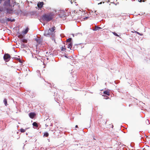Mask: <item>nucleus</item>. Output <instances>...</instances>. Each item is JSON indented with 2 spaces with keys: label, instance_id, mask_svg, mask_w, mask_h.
<instances>
[{
  "label": "nucleus",
  "instance_id": "f8f14e48",
  "mask_svg": "<svg viewBox=\"0 0 150 150\" xmlns=\"http://www.w3.org/2000/svg\"><path fill=\"white\" fill-rule=\"evenodd\" d=\"M4 103L5 105L6 106H7V100L6 98H5L4 99Z\"/></svg>",
  "mask_w": 150,
  "mask_h": 150
},
{
  "label": "nucleus",
  "instance_id": "b1692460",
  "mask_svg": "<svg viewBox=\"0 0 150 150\" xmlns=\"http://www.w3.org/2000/svg\"><path fill=\"white\" fill-rule=\"evenodd\" d=\"M75 127H76V128H77V127H78V126H77V125H76V126H75Z\"/></svg>",
  "mask_w": 150,
  "mask_h": 150
},
{
  "label": "nucleus",
  "instance_id": "0eeeda50",
  "mask_svg": "<svg viewBox=\"0 0 150 150\" xmlns=\"http://www.w3.org/2000/svg\"><path fill=\"white\" fill-rule=\"evenodd\" d=\"M35 40L36 42L39 44H40L41 43L42 40L38 38H35Z\"/></svg>",
  "mask_w": 150,
  "mask_h": 150
},
{
  "label": "nucleus",
  "instance_id": "f3484780",
  "mask_svg": "<svg viewBox=\"0 0 150 150\" xmlns=\"http://www.w3.org/2000/svg\"><path fill=\"white\" fill-rule=\"evenodd\" d=\"M22 41L23 42L27 43V40L26 39H23L22 40Z\"/></svg>",
  "mask_w": 150,
  "mask_h": 150
},
{
  "label": "nucleus",
  "instance_id": "39448f33",
  "mask_svg": "<svg viewBox=\"0 0 150 150\" xmlns=\"http://www.w3.org/2000/svg\"><path fill=\"white\" fill-rule=\"evenodd\" d=\"M10 0H7V1H5L4 3V5L7 6H10Z\"/></svg>",
  "mask_w": 150,
  "mask_h": 150
},
{
  "label": "nucleus",
  "instance_id": "bb28decb",
  "mask_svg": "<svg viewBox=\"0 0 150 150\" xmlns=\"http://www.w3.org/2000/svg\"><path fill=\"white\" fill-rule=\"evenodd\" d=\"M142 0H140L139 1L140 2H142Z\"/></svg>",
  "mask_w": 150,
  "mask_h": 150
},
{
  "label": "nucleus",
  "instance_id": "a878e982",
  "mask_svg": "<svg viewBox=\"0 0 150 150\" xmlns=\"http://www.w3.org/2000/svg\"><path fill=\"white\" fill-rule=\"evenodd\" d=\"M45 126H46V127H47L48 126V125H47V124H46V125H45Z\"/></svg>",
  "mask_w": 150,
  "mask_h": 150
},
{
  "label": "nucleus",
  "instance_id": "ddd939ff",
  "mask_svg": "<svg viewBox=\"0 0 150 150\" xmlns=\"http://www.w3.org/2000/svg\"><path fill=\"white\" fill-rule=\"evenodd\" d=\"M7 20L8 21H11V22L14 21H15V19H13L11 20V18H7Z\"/></svg>",
  "mask_w": 150,
  "mask_h": 150
},
{
  "label": "nucleus",
  "instance_id": "f257e3e1",
  "mask_svg": "<svg viewBox=\"0 0 150 150\" xmlns=\"http://www.w3.org/2000/svg\"><path fill=\"white\" fill-rule=\"evenodd\" d=\"M54 14L52 13H50L48 14L43 15L42 19L44 21L48 22L51 21L54 18Z\"/></svg>",
  "mask_w": 150,
  "mask_h": 150
},
{
  "label": "nucleus",
  "instance_id": "1a4fd4ad",
  "mask_svg": "<svg viewBox=\"0 0 150 150\" xmlns=\"http://www.w3.org/2000/svg\"><path fill=\"white\" fill-rule=\"evenodd\" d=\"M101 29L102 28L100 27L96 26L95 27L94 29H93V30L95 31H96L98 30H99Z\"/></svg>",
  "mask_w": 150,
  "mask_h": 150
},
{
  "label": "nucleus",
  "instance_id": "4468645a",
  "mask_svg": "<svg viewBox=\"0 0 150 150\" xmlns=\"http://www.w3.org/2000/svg\"><path fill=\"white\" fill-rule=\"evenodd\" d=\"M71 38H69L68 39H67V42L68 43L69 42H71Z\"/></svg>",
  "mask_w": 150,
  "mask_h": 150
},
{
  "label": "nucleus",
  "instance_id": "aec40b11",
  "mask_svg": "<svg viewBox=\"0 0 150 150\" xmlns=\"http://www.w3.org/2000/svg\"><path fill=\"white\" fill-rule=\"evenodd\" d=\"M61 50L62 51H64L66 50V48H64V47H62L61 48Z\"/></svg>",
  "mask_w": 150,
  "mask_h": 150
},
{
  "label": "nucleus",
  "instance_id": "412c9836",
  "mask_svg": "<svg viewBox=\"0 0 150 150\" xmlns=\"http://www.w3.org/2000/svg\"><path fill=\"white\" fill-rule=\"evenodd\" d=\"M135 32H136V33H137V34L140 35H143V34H142L140 33L139 32H137V31H136Z\"/></svg>",
  "mask_w": 150,
  "mask_h": 150
},
{
  "label": "nucleus",
  "instance_id": "dca6fc26",
  "mask_svg": "<svg viewBox=\"0 0 150 150\" xmlns=\"http://www.w3.org/2000/svg\"><path fill=\"white\" fill-rule=\"evenodd\" d=\"M49 135V134L48 132H46L44 133V136H45L46 137H48Z\"/></svg>",
  "mask_w": 150,
  "mask_h": 150
},
{
  "label": "nucleus",
  "instance_id": "cd10ccee",
  "mask_svg": "<svg viewBox=\"0 0 150 150\" xmlns=\"http://www.w3.org/2000/svg\"><path fill=\"white\" fill-rule=\"evenodd\" d=\"M71 4H72V2L71 1Z\"/></svg>",
  "mask_w": 150,
  "mask_h": 150
},
{
  "label": "nucleus",
  "instance_id": "9b49d317",
  "mask_svg": "<svg viewBox=\"0 0 150 150\" xmlns=\"http://www.w3.org/2000/svg\"><path fill=\"white\" fill-rule=\"evenodd\" d=\"M103 93H104V94L107 95L108 96H110V92L107 91H104Z\"/></svg>",
  "mask_w": 150,
  "mask_h": 150
},
{
  "label": "nucleus",
  "instance_id": "6e6552de",
  "mask_svg": "<svg viewBox=\"0 0 150 150\" xmlns=\"http://www.w3.org/2000/svg\"><path fill=\"white\" fill-rule=\"evenodd\" d=\"M35 115V114L33 113H30L29 114V116L30 118H33Z\"/></svg>",
  "mask_w": 150,
  "mask_h": 150
},
{
  "label": "nucleus",
  "instance_id": "393cba45",
  "mask_svg": "<svg viewBox=\"0 0 150 150\" xmlns=\"http://www.w3.org/2000/svg\"><path fill=\"white\" fill-rule=\"evenodd\" d=\"M87 18H88V17H86V18H84V19H87Z\"/></svg>",
  "mask_w": 150,
  "mask_h": 150
},
{
  "label": "nucleus",
  "instance_id": "5701e85b",
  "mask_svg": "<svg viewBox=\"0 0 150 150\" xmlns=\"http://www.w3.org/2000/svg\"><path fill=\"white\" fill-rule=\"evenodd\" d=\"M22 45L23 47H25V45L24 44H22Z\"/></svg>",
  "mask_w": 150,
  "mask_h": 150
},
{
  "label": "nucleus",
  "instance_id": "6ab92c4d",
  "mask_svg": "<svg viewBox=\"0 0 150 150\" xmlns=\"http://www.w3.org/2000/svg\"><path fill=\"white\" fill-rule=\"evenodd\" d=\"M25 130L23 129H21V132H25Z\"/></svg>",
  "mask_w": 150,
  "mask_h": 150
},
{
  "label": "nucleus",
  "instance_id": "7ed1b4c3",
  "mask_svg": "<svg viewBox=\"0 0 150 150\" xmlns=\"http://www.w3.org/2000/svg\"><path fill=\"white\" fill-rule=\"evenodd\" d=\"M11 57L10 55L8 54H5L4 56V59L7 62L9 60V59Z\"/></svg>",
  "mask_w": 150,
  "mask_h": 150
},
{
  "label": "nucleus",
  "instance_id": "20e7f679",
  "mask_svg": "<svg viewBox=\"0 0 150 150\" xmlns=\"http://www.w3.org/2000/svg\"><path fill=\"white\" fill-rule=\"evenodd\" d=\"M67 47L68 48H69L70 50H71L72 45V42L68 43L67 44Z\"/></svg>",
  "mask_w": 150,
  "mask_h": 150
},
{
  "label": "nucleus",
  "instance_id": "2eb2a0df",
  "mask_svg": "<svg viewBox=\"0 0 150 150\" xmlns=\"http://www.w3.org/2000/svg\"><path fill=\"white\" fill-rule=\"evenodd\" d=\"M33 125L34 126H35V127H38V124L36 122H34L33 124Z\"/></svg>",
  "mask_w": 150,
  "mask_h": 150
},
{
  "label": "nucleus",
  "instance_id": "9d476101",
  "mask_svg": "<svg viewBox=\"0 0 150 150\" xmlns=\"http://www.w3.org/2000/svg\"><path fill=\"white\" fill-rule=\"evenodd\" d=\"M29 28H27L26 29H25V30H23V32L24 34H26L28 31Z\"/></svg>",
  "mask_w": 150,
  "mask_h": 150
},
{
  "label": "nucleus",
  "instance_id": "423d86ee",
  "mask_svg": "<svg viewBox=\"0 0 150 150\" xmlns=\"http://www.w3.org/2000/svg\"><path fill=\"white\" fill-rule=\"evenodd\" d=\"M43 5V2H40L38 4V6L39 8H41Z\"/></svg>",
  "mask_w": 150,
  "mask_h": 150
},
{
  "label": "nucleus",
  "instance_id": "f03ea898",
  "mask_svg": "<svg viewBox=\"0 0 150 150\" xmlns=\"http://www.w3.org/2000/svg\"><path fill=\"white\" fill-rule=\"evenodd\" d=\"M55 29V27H53L52 28L49 29L48 30H46L44 33V35L47 36V35L53 36L54 33V30Z\"/></svg>",
  "mask_w": 150,
  "mask_h": 150
},
{
  "label": "nucleus",
  "instance_id": "a211bd4d",
  "mask_svg": "<svg viewBox=\"0 0 150 150\" xmlns=\"http://www.w3.org/2000/svg\"><path fill=\"white\" fill-rule=\"evenodd\" d=\"M112 33L115 36L119 37V35L115 32H112Z\"/></svg>",
  "mask_w": 150,
  "mask_h": 150
},
{
  "label": "nucleus",
  "instance_id": "4be33fe9",
  "mask_svg": "<svg viewBox=\"0 0 150 150\" xmlns=\"http://www.w3.org/2000/svg\"><path fill=\"white\" fill-rule=\"evenodd\" d=\"M104 96L105 97V99H107L108 98V97L107 96Z\"/></svg>",
  "mask_w": 150,
  "mask_h": 150
}]
</instances>
